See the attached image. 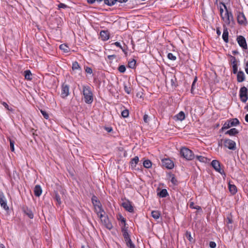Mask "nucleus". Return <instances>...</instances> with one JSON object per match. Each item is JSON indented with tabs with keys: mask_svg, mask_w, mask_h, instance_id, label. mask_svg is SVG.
I'll list each match as a JSON object with an SVG mask.
<instances>
[{
	"mask_svg": "<svg viewBox=\"0 0 248 248\" xmlns=\"http://www.w3.org/2000/svg\"><path fill=\"white\" fill-rule=\"evenodd\" d=\"M239 96L241 101L243 103L246 102L248 100V91L246 87L243 86L240 88L239 91Z\"/></svg>",
	"mask_w": 248,
	"mask_h": 248,
	"instance_id": "obj_7",
	"label": "nucleus"
},
{
	"mask_svg": "<svg viewBox=\"0 0 248 248\" xmlns=\"http://www.w3.org/2000/svg\"><path fill=\"white\" fill-rule=\"evenodd\" d=\"M65 191L64 189L61 187L60 189H58L54 192L53 198L59 205H61L62 203V197L64 194Z\"/></svg>",
	"mask_w": 248,
	"mask_h": 248,
	"instance_id": "obj_5",
	"label": "nucleus"
},
{
	"mask_svg": "<svg viewBox=\"0 0 248 248\" xmlns=\"http://www.w3.org/2000/svg\"><path fill=\"white\" fill-rule=\"evenodd\" d=\"M223 144L225 147L230 150H235L236 149V143L233 140L226 139L223 140Z\"/></svg>",
	"mask_w": 248,
	"mask_h": 248,
	"instance_id": "obj_8",
	"label": "nucleus"
},
{
	"mask_svg": "<svg viewBox=\"0 0 248 248\" xmlns=\"http://www.w3.org/2000/svg\"><path fill=\"white\" fill-rule=\"evenodd\" d=\"M216 243L214 241H211L209 243V246L211 248H215L216 247Z\"/></svg>",
	"mask_w": 248,
	"mask_h": 248,
	"instance_id": "obj_57",
	"label": "nucleus"
},
{
	"mask_svg": "<svg viewBox=\"0 0 248 248\" xmlns=\"http://www.w3.org/2000/svg\"><path fill=\"white\" fill-rule=\"evenodd\" d=\"M116 56L115 55H108V58L109 60H113V59L116 58Z\"/></svg>",
	"mask_w": 248,
	"mask_h": 248,
	"instance_id": "obj_60",
	"label": "nucleus"
},
{
	"mask_svg": "<svg viewBox=\"0 0 248 248\" xmlns=\"http://www.w3.org/2000/svg\"><path fill=\"white\" fill-rule=\"evenodd\" d=\"M232 68H233V73L234 74H237V73L238 72L237 64H234V65H232Z\"/></svg>",
	"mask_w": 248,
	"mask_h": 248,
	"instance_id": "obj_53",
	"label": "nucleus"
},
{
	"mask_svg": "<svg viewBox=\"0 0 248 248\" xmlns=\"http://www.w3.org/2000/svg\"><path fill=\"white\" fill-rule=\"evenodd\" d=\"M85 72L88 74H91L93 73V70L91 67H86L85 69Z\"/></svg>",
	"mask_w": 248,
	"mask_h": 248,
	"instance_id": "obj_54",
	"label": "nucleus"
},
{
	"mask_svg": "<svg viewBox=\"0 0 248 248\" xmlns=\"http://www.w3.org/2000/svg\"><path fill=\"white\" fill-rule=\"evenodd\" d=\"M245 71L247 74H248V62L246 63Z\"/></svg>",
	"mask_w": 248,
	"mask_h": 248,
	"instance_id": "obj_61",
	"label": "nucleus"
},
{
	"mask_svg": "<svg viewBox=\"0 0 248 248\" xmlns=\"http://www.w3.org/2000/svg\"><path fill=\"white\" fill-rule=\"evenodd\" d=\"M118 69L120 73H124L125 72L126 68L124 65H121L119 66Z\"/></svg>",
	"mask_w": 248,
	"mask_h": 248,
	"instance_id": "obj_43",
	"label": "nucleus"
},
{
	"mask_svg": "<svg viewBox=\"0 0 248 248\" xmlns=\"http://www.w3.org/2000/svg\"><path fill=\"white\" fill-rule=\"evenodd\" d=\"M82 93L85 102L88 104H92L93 101V96L91 88L89 86H82Z\"/></svg>",
	"mask_w": 248,
	"mask_h": 248,
	"instance_id": "obj_1",
	"label": "nucleus"
},
{
	"mask_svg": "<svg viewBox=\"0 0 248 248\" xmlns=\"http://www.w3.org/2000/svg\"><path fill=\"white\" fill-rule=\"evenodd\" d=\"M105 129L108 132H110L112 130V128L110 127H106Z\"/></svg>",
	"mask_w": 248,
	"mask_h": 248,
	"instance_id": "obj_62",
	"label": "nucleus"
},
{
	"mask_svg": "<svg viewBox=\"0 0 248 248\" xmlns=\"http://www.w3.org/2000/svg\"><path fill=\"white\" fill-rule=\"evenodd\" d=\"M121 115L122 117H123L124 118H127L129 115L128 110L127 109L124 110L123 111H122Z\"/></svg>",
	"mask_w": 248,
	"mask_h": 248,
	"instance_id": "obj_41",
	"label": "nucleus"
},
{
	"mask_svg": "<svg viewBox=\"0 0 248 248\" xmlns=\"http://www.w3.org/2000/svg\"><path fill=\"white\" fill-rule=\"evenodd\" d=\"M2 104L7 110L11 111H12L13 110L12 108H9L8 105L6 102H2Z\"/></svg>",
	"mask_w": 248,
	"mask_h": 248,
	"instance_id": "obj_48",
	"label": "nucleus"
},
{
	"mask_svg": "<svg viewBox=\"0 0 248 248\" xmlns=\"http://www.w3.org/2000/svg\"><path fill=\"white\" fill-rule=\"evenodd\" d=\"M41 112L42 113V114L43 115V116H44V117L46 119H48V118H49V116H48V114H47V113L45 111V110H41Z\"/></svg>",
	"mask_w": 248,
	"mask_h": 248,
	"instance_id": "obj_50",
	"label": "nucleus"
},
{
	"mask_svg": "<svg viewBox=\"0 0 248 248\" xmlns=\"http://www.w3.org/2000/svg\"><path fill=\"white\" fill-rule=\"evenodd\" d=\"M220 4H222L224 7L226 13L225 14L224 20H223L226 24H230L231 21H233V15L231 11H229L223 2H220Z\"/></svg>",
	"mask_w": 248,
	"mask_h": 248,
	"instance_id": "obj_6",
	"label": "nucleus"
},
{
	"mask_svg": "<svg viewBox=\"0 0 248 248\" xmlns=\"http://www.w3.org/2000/svg\"><path fill=\"white\" fill-rule=\"evenodd\" d=\"M211 165L218 172L222 175L223 174L225 176L226 175L223 170L221 169L220 164L218 161L217 160H213L211 162Z\"/></svg>",
	"mask_w": 248,
	"mask_h": 248,
	"instance_id": "obj_9",
	"label": "nucleus"
},
{
	"mask_svg": "<svg viewBox=\"0 0 248 248\" xmlns=\"http://www.w3.org/2000/svg\"><path fill=\"white\" fill-rule=\"evenodd\" d=\"M237 19L238 23L241 25L246 26L248 23L246 17L243 13H238Z\"/></svg>",
	"mask_w": 248,
	"mask_h": 248,
	"instance_id": "obj_12",
	"label": "nucleus"
},
{
	"mask_svg": "<svg viewBox=\"0 0 248 248\" xmlns=\"http://www.w3.org/2000/svg\"><path fill=\"white\" fill-rule=\"evenodd\" d=\"M24 77L27 80H31L32 79V74L30 70H27L24 71Z\"/></svg>",
	"mask_w": 248,
	"mask_h": 248,
	"instance_id": "obj_25",
	"label": "nucleus"
},
{
	"mask_svg": "<svg viewBox=\"0 0 248 248\" xmlns=\"http://www.w3.org/2000/svg\"><path fill=\"white\" fill-rule=\"evenodd\" d=\"M228 36H229V33H228V29L226 27H224L223 32V34H222V38L225 43H228L229 41Z\"/></svg>",
	"mask_w": 248,
	"mask_h": 248,
	"instance_id": "obj_23",
	"label": "nucleus"
},
{
	"mask_svg": "<svg viewBox=\"0 0 248 248\" xmlns=\"http://www.w3.org/2000/svg\"><path fill=\"white\" fill-rule=\"evenodd\" d=\"M139 159L138 156H136L131 160L130 164L132 168H135L139 162Z\"/></svg>",
	"mask_w": 248,
	"mask_h": 248,
	"instance_id": "obj_26",
	"label": "nucleus"
},
{
	"mask_svg": "<svg viewBox=\"0 0 248 248\" xmlns=\"http://www.w3.org/2000/svg\"><path fill=\"white\" fill-rule=\"evenodd\" d=\"M42 193V189L40 185H36L34 188V193L35 196L39 197Z\"/></svg>",
	"mask_w": 248,
	"mask_h": 248,
	"instance_id": "obj_19",
	"label": "nucleus"
},
{
	"mask_svg": "<svg viewBox=\"0 0 248 248\" xmlns=\"http://www.w3.org/2000/svg\"><path fill=\"white\" fill-rule=\"evenodd\" d=\"M236 40L240 46L245 49L247 48V44L246 39L244 36L242 35L238 36Z\"/></svg>",
	"mask_w": 248,
	"mask_h": 248,
	"instance_id": "obj_15",
	"label": "nucleus"
},
{
	"mask_svg": "<svg viewBox=\"0 0 248 248\" xmlns=\"http://www.w3.org/2000/svg\"><path fill=\"white\" fill-rule=\"evenodd\" d=\"M58 7L59 10H60L61 8L65 9V8H68V6L67 5H66L64 3H60L58 4Z\"/></svg>",
	"mask_w": 248,
	"mask_h": 248,
	"instance_id": "obj_47",
	"label": "nucleus"
},
{
	"mask_svg": "<svg viewBox=\"0 0 248 248\" xmlns=\"http://www.w3.org/2000/svg\"><path fill=\"white\" fill-rule=\"evenodd\" d=\"M196 158L197 160L201 162H206L207 161V158L202 156V155H196Z\"/></svg>",
	"mask_w": 248,
	"mask_h": 248,
	"instance_id": "obj_39",
	"label": "nucleus"
},
{
	"mask_svg": "<svg viewBox=\"0 0 248 248\" xmlns=\"http://www.w3.org/2000/svg\"><path fill=\"white\" fill-rule=\"evenodd\" d=\"M104 1L106 4L111 6L114 5L117 0H104Z\"/></svg>",
	"mask_w": 248,
	"mask_h": 248,
	"instance_id": "obj_36",
	"label": "nucleus"
},
{
	"mask_svg": "<svg viewBox=\"0 0 248 248\" xmlns=\"http://www.w3.org/2000/svg\"><path fill=\"white\" fill-rule=\"evenodd\" d=\"M219 11H220V16H221L223 20H224V17H223V16H222V14H223V12H224V10H223V8H222L221 6H220V7H219Z\"/></svg>",
	"mask_w": 248,
	"mask_h": 248,
	"instance_id": "obj_58",
	"label": "nucleus"
},
{
	"mask_svg": "<svg viewBox=\"0 0 248 248\" xmlns=\"http://www.w3.org/2000/svg\"><path fill=\"white\" fill-rule=\"evenodd\" d=\"M92 202H93L94 201H97L98 199L97 198V197L94 195H93L92 197Z\"/></svg>",
	"mask_w": 248,
	"mask_h": 248,
	"instance_id": "obj_59",
	"label": "nucleus"
},
{
	"mask_svg": "<svg viewBox=\"0 0 248 248\" xmlns=\"http://www.w3.org/2000/svg\"><path fill=\"white\" fill-rule=\"evenodd\" d=\"M124 241L130 238V235L128 232H122Z\"/></svg>",
	"mask_w": 248,
	"mask_h": 248,
	"instance_id": "obj_45",
	"label": "nucleus"
},
{
	"mask_svg": "<svg viewBox=\"0 0 248 248\" xmlns=\"http://www.w3.org/2000/svg\"><path fill=\"white\" fill-rule=\"evenodd\" d=\"M72 69L73 70H81V67L77 62H75L73 63Z\"/></svg>",
	"mask_w": 248,
	"mask_h": 248,
	"instance_id": "obj_38",
	"label": "nucleus"
},
{
	"mask_svg": "<svg viewBox=\"0 0 248 248\" xmlns=\"http://www.w3.org/2000/svg\"><path fill=\"white\" fill-rule=\"evenodd\" d=\"M97 216L99 217L102 223L106 228L109 230L112 229L113 225L107 216H105L102 213L99 214V215Z\"/></svg>",
	"mask_w": 248,
	"mask_h": 248,
	"instance_id": "obj_4",
	"label": "nucleus"
},
{
	"mask_svg": "<svg viewBox=\"0 0 248 248\" xmlns=\"http://www.w3.org/2000/svg\"><path fill=\"white\" fill-rule=\"evenodd\" d=\"M240 122L238 119L233 118L229 120H227L223 124V126L220 129V131H224L225 129H228L232 126H235L238 125Z\"/></svg>",
	"mask_w": 248,
	"mask_h": 248,
	"instance_id": "obj_3",
	"label": "nucleus"
},
{
	"mask_svg": "<svg viewBox=\"0 0 248 248\" xmlns=\"http://www.w3.org/2000/svg\"><path fill=\"white\" fill-rule=\"evenodd\" d=\"M152 217L155 219H158L161 215L160 212L158 211H153L151 213Z\"/></svg>",
	"mask_w": 248,
	"mask_h": 248,
	"instance_id": "obj_29",
	"label": "nucleus"
},
{
	"mask_svg": "<svg viewBox=\"0 0 248 248\" xmlns=\"http://www.w3.org/2000/svg\"><path fill=\"white\" fill-rule=\"evenodd\" d=\"M245 121L248 123V114H246L245 117Z\"/></svg>",
	"mask_w": 248,
	"mask_h": 248,
	"instance_id": "obj_64",
	"label": "nucleus"
},
{
	"mask_svg": "<svg viewBox=\"0 0 248 248\" xmlns=\"http://www.w3.org/2000/svg\"><path fill=\"white\" fill-rule=\"evenodd\" d=\"M136 61L135 60L133 59L132 60L129 61L128 65L130 68L134 69L136 67Z\"/></svg>",
	"mask_w": 248,
	"mask_h": 248,
	"instance_id": "obj_37",
	"label": "nucleus"
},
{
	"mask_svg": "<svg viewBox=\"0 0 248 248\" xmlns=\"http://www.w3.org/2000/svg\"><path fill=\"white\" fill-rule=\"evenodd\" d=\"M95 211L97 215H99V214L101 213H105L104 209L102 208V204L99 200L96 201H94L93 202H92Z\"/></svg>",
	"mask_w": 248,
	"mask_h": 248,
	"instance_id": "obj_10",
	"label": "nucleus"
},
{
	"mask_svg": "<svg viewBox=\"0 0 248 248\" xmlns=\"http://www.w3.org/2000/svg\"><path fill=\"white\" fill-rule=\"evenodd\" d=\"M162 165L168 169H171L174 167V164L172 160L169 158H164L161 160Z\"/></svg>",
	"mask_w": 248,
	"mask_h": 248,
	"instance_id": "obj_11",
	"label": "nucleus"
},
{
	"mask_svg": "<svg viewBox=\"0 0 248 248\" xmlns=\"http://www.w3.org/2000/svg\"><path fill=\"white\" fill-rule=\"evenodd\" d=\"M118 219L121 221L122 224L126 223L125 219L121 215L120 216V217L118 218Z\"/></svg>",
	"mask_w": 248,
	"mask_h": 248,
	"instance_id": "obj_56",
	"label": "nucleus"
},
{
	"mask_svg": "<svg viewBox=\"0 0 248 248\" xmlns=\"http://www.w3.org/2000/svg\"><path fill=\"white\" fill-rule=\"evenodd\" d=\"M245 80V76L242 71H239L237 74V81L238 82H242Z\"/></svg>",
	"mask_w": 248,
	"mask_h": 248,
	"instance_id": "obj_18",
	"label": "nucleus"
},
{
	"mask_svg": "<svg viewBox=\"0 0 248 248\" xmlns=\"http://www.w3.org/2000/svg\"><path fill=\"white\" fill-rule=\"evenodd\" d=\"M226 222L228 225V227L229 229H232V225L229 226V224H232L233 222V220L232 218V217L231 215H229L226 218Z\"/></svg>",
	"mask_w": 248,
	"mask_h": 248,
	"instance_id": "obj_24",
	"label": "nucleus"
},
{
	"mask_svg": "<svg viewBox=\"0 0 248 248\" xmlns=\"http://www.w3.org/2000/svg\"><path fill=\"white\" fill-rule=\"evenodd\" d=\"M167 57L169 59L172 61H175L176 59V57L171 53H169L168 54Z\"/></svg>",
	"mask_w": 248,
	"mask_h": 248,
	"instance_id": "obj_46",
	"label": "nucleus"
},
{
	"mask_svg": "<svg viewBox=\"0 0 248 248\" xmlns=\"http://www.w3.org/2000/svg\"><path fill=\"white\" fill-rule=\"evenodd\" d=\"M186 236L190 242H195V239L192 237L190 232L186 231Z\"/></svg>",
	"mask_w": 248,
	"mask_h": 248,
	"instance_id": "obj_35",
	"label": "nucleus"
},
{
	"mask_svg": "<svg viewBox=\"0 0 248 248\" xmlns=\"http://www.w3.org/2000/svg\"><path fill=\"white\" fill-rule=\"evenodd\" d=\"M217 34L218 36H219V35H220L221 34V31H220V30H219V28H217Z\"/></svg>",
	"mask_w": 248,
	"mask_h": 248,
	"instance_id": "obj_63",
	"label": "nucleus"
},
{
	"mask_svg": "<svg viewBox=\"0 0 248 248\" xmlns=\"http://www.w3.org/2000/svg\"><path fill=\"white\" fill-rule=\"evenodd\" d=\"M180 155L187 160H191L195 157L192 151L186 147L182 148L180 151Z\"/></svg>",
	"mask_w": 248,
	"mask_h": 248,
	"instance_id": "obj_2",
	"label": "nucleus"
},
{
	"mask_svg": "<svg viewBox=\"0 0 248 248\" xmlns=\"http://www.w3.org/2000/svg\"><path fill=\"white\" fill-rule=\"evenodd\" d=\"M122 232H128V227L127 226L126 223L122 224Z\"/></svg>",
	"mask_w": 248,
	"mask_h": 248,
	"instance_id": "obj_44",
	"label": "nucleus"
},
{
	"mask_svg": "<svg viewBox=\"0 0 248 248\" xmlns=\"http://www.w3.org/2000/svg\"><path fill=\"white\" fill-rule=\"evenodd\" d=\"M158 195L162 198L166 197L168 195V193L166 189H162L159 193H158Z\"/></svg>",
	"mask_w": 248,
	"mask_h": 248,
	"instance_id": "obj_30",
	"label": "nucleus"
},
{
	"mask_svg": "<svg viewBox=\"0 0 248 248\" xmlns=\"http://www.w3.org/2000/svg\"><path fill=\"white\" fill-rule=\"evenodd\" d=\"M197 81V77H196L194 78V79L193 81V83H192V86H191V93L192 94H194V90L195 88L194 87H195V83H196Z\"/></svg>",
	"mask_w": 248,
	"mask_h": 248,
	"instance_id": "obj_40",
	"label": "nucleus"
},
{
	"mask_svg": "<svg viewBox=\"0 0 248 248\" xmlns=\"http://www.w3.org/2000/svg\"><path fill=\"white\" fill-rule=\"evenodd\" d=\"M189 207L192 209H197L199 211L202 212V209L201 206L198 205H194V203L193 202H191L189 204Z\"/></svg>",
	"mask_w": 248,
	"mask_h": 248,
	"instance_id": "obj_34",
	"label": "nucleus"
},
{
	"mask_svg": "<svg viewBox=\"0 0 248 248\" xmlns=\"http://www.w3.org/2000/svg\"><path fill=\"white\" fill-rule=\"evenodd\" d=\"M171 182L174 185H177L178 184V183H177V179L175 178V177L173 176L172 177V178H171Z\"/></svg>",
	"mask_w": 248,
	"mask_h": 248,
	"instance_id": "obj_55",
	"label": "nucleus"
},
{
	"mask_svg": "<svg viewBox=\"0 0 248 248\" xmlns=\"http://www.w3.org/2000/svg\"><path fill=\"white\" fill-rule=\"evenodd\" d=\"M152 165L151 161L149 159H147L143 162V166L147 169L151 168Z\"/></svg>",
	"mask_w": 248,
	"mask_h": 248,
	"instance_id": "obj_33",
	"label": "nucleus"
},
{
	"mask_svg": "<svg viewBox=\"0 0 248 248\" xmlns=\"http://www.w3.org/2000/svg\"><path fill=\"white\" fill-rule=\"evenodd\" d=\"M123 207L127 211L133 213L134 212V208L132 206L131 202L127 200L122 203Z\"/></svg>",
	"mask_w": 248,
	"mask_h": 248,
	"instance_id": "obj_16",
	"label": "nucleus"
},
{
	"mask_svg": "<svg viewBox=\"0 0 248 248\" xmlns=\"http://www.w3.org/2000/svg\"><path fill=\"white\" fill-rule=\"evenodd\" d=\"M100 35L102 40L107 41L109 39V33L108 31H101Z\"/></svg>",
	"mask_w": 248,
	"mask_h": 248,
	"instance_id": "obj_20",
	"label": "nucleus"
},
{
	"mask_svg": "<svg viewBox=\"0 0 248 248\" xmlns=\"http://www.w3.org/2000/svg\"><path fill=\"white\" fill-rule=\"evenodd\" d=\"M229 188L230 192L233 195H234L237 192V187L234 185H231L229 183Z\"/></svg>",
	"mask_w": 248,
	"mask_h": 248,
	"instance_id": "obj_28",
	"label": "nucleus"
},
{
	"mask_svg": "<svg viewBox=\"0 0 248 248\" xmlns=\"http://www.w3.org/2000/svg\"><path fill=\"white\" fill-rule=\"evenodd\" d=\"M175 117L177 118V120L183 121L185 119V113L181 111L179 113H178L175 116Z\"/></svg>",
	"mask_w": 248,
	"mask_h": 248,
	"instance_id": "obj_27",
	"label": "nucleus"
},
{
	"mask_svg": "<svg viewBox=\"0 0 248 248\" xmlns=\"http://www.w3.org/2000/svg\"><path fill=\"white\" fill-rule=\"evenodd\" d=\"M238 130L235 128H232L226 132H225V135H229L231 136H235L237 134H238Z\"/></svg>",
	"mask_w": 248,
	"mask_h": 248,
	"instance_id": "obj_21",
	"label": "nucleus"
},
{
	"mask_svg": "<svg viewBox=\"0 0 248 248\" xmlns=\"http://www.w3.org/2000/svg\"><path fill=\"white\" fill-rule=\"evenodd\" d=\"M176 81V78L173 76V78L171 79V84L172 86L176 87L175 82Z\"/></svg>",
	"mask_w": 248,
	"mask_h": 248,
	"instance_id": "obj_51",
	"label": "nucleus"
},
{
	"mask_svg": "<svg viewBox=\"0 0 248 248\" xmlns=\"http://www.w3.org/2000/svg\"><path fill=\"white\" fill-rule=\"evenodd\" d=\"M125 242L126 243V246L129 248H136L135 245L132 242L130 238L125 240Z\"/></svg>",
	"mask_w": 248,
	"mask_h": 248,
	"instance_id": "obj_32",
	"label": "nucleus"
},
{
	"mask_svg": "<svg viewBox=\"0 0 248 248\" xmlns=\"http://www.w3.org/2000/svg\"><path fill=\"white\" fill-rule=\"evenodd\" d=\"M9 141H10V146L11 150L12 152H14V151H15V148H14L15 141L10 139H9Z\"/></svg>",
	"mask_w": 248,
	"mask_h": 248,
	"instance_id": "obj_42",
	"label": "nucleus"
},
{
	"mask_svg": "<svg viewBox=\"0 0 248 248\" xmlns=\"http://www.w3.org/2000/svg\"><path fill=\"white\" fill-rule=\"evenodd\" d=\"M59 48L65 53H67L69 51V48L66 44L61 45L59 46Z\"/></svg>",
	"mask_w": 248,
	"mask_h": 248,
	"instance_id": "obj_31",
	"label": "nucleus"
},
{
	"mask_svg": "<svg viewBox=\"0 0 248 248\" xmlns=\"http://www.w3.org/2000/svg\"><path fill=\"white\" fill-rule=\"evenodd\" d=\"M124 90L127 94H130L132 91V88L130 82L124 83Z\"/></svg>",
	"mask_w": 248,
	"mask_h": 248,
	"instance_id": "obj_22",
	"label": "nucleus"
},
{
	"mask_svg": "<svg viewBox=\"0 0 248 248\" xmlns=\"http://www.w3.org/2000/svg\"><path fill=\"white\" fill-rule=\"evenodd\" d=\"M143 121L145 123H148L149 121V117L148 115L144 114L143 116Z\"/></svg>",
	"mask_w": 248,
	"mask_h": 248,
	"instance_id": "obj_52",
	"label": "nucleus"
},
{
	"mask_svg": "<svg viewBox=\"0 0 248 248\" xmlns=\"http://www.w3.org/2000/svg\"><path fill=\"white\" fill-rule=\"evenodd\" d=\"M114 45H115L116 46L119 47L122 49L123 51L124 52L125 54L126 53V52H125V50L122 47L120 43L118 42H116L113 44Z\"/></svg>",
	"mask_w": 248,
	"mask_h": 248,
	"instance_id": "obj_49",
	"label": "nucleus"
},
{
	"mask_svg": "<svg viewBox=\"0 0 248 248\" xmlns=\"http://www.w3.org/2000/svg\"><path fill=\"white\" fill-rule=\"evenodd\" d=\"M69 94V86L68 85L63 83L62 85L61 97L66 98Z\"/></svg>",
	"mask_w": 248,
	"mask_h": 248,
	"instance_id": "obj_13",
	"label": "nucleus"
},
{
	"mask_svg": "<svg viewBox=\"0 0 248 248\" xmlns=\"http://www.w3.org/2000/svg\"><path fill=\"white\" fill-rule=\"evenodd\" d=\"M22 211L24 213L27 215L30 219H32L34 217L33 214L31 210L27 207H23L22 208Z\"/></svg>",
	"mask_w": 248,
	"mask_h": 248,
	"instance_id": "obj_17",
	"label": "nucleus"
},
{
	"mask_svg": "<svg viewBox=\"0 0 248 248\" xmlns=\"http://www.w3.org/2000/svg\"><path fill=\"white\" fill-rule=\"evenodd\" d=\"M0 204L5 210H9V207L7 205V201L3 192L0 191Z\"/></svg>",
	"mask_w": 248,
	"mask_h": 248,
	"instance_id": "obj_14",
	"label": "nucleus"
}]
</instances>
